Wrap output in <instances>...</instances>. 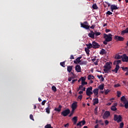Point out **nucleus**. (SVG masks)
Masks as SVG:
<instances>
[{"instance_id":"obj_1","label":"nucleus","mask_w":128,"mask_h":128,"mask_svg":"<svg viewBox=\"0 0 128 128\" xmlns=\"http://www.w3.org/2000/svg\"><path fill=\"white\" fill-rule=\"evenodd\" d=\"M104 38L105 40L103 42L104 44L106 46L108 44V42H112V34H104Z\"/></svg>"},{"instance_id":"obj_2","label":"nucleus","mask_w":128,"mask_h":128,"mask_svg":"<svg viewBox=\"0 0 128 128\" xmlns=\"http://www.w3.org/2000/svg\"><path fill=\"white\" fill-rule=\"evenodd\" d=\"M111 68L112 66H110V62H107L105 66H104V72L105 74H108V72H110Z\"/></svg>"},{"instance_id":"obj_3","label":"nucleus","mask_w":128,"mask_h":128,"mask_svg":"<svg viewBox=\"0 0 128 128\" xmlns=\"http://www.w3.org/2000/svg\"><path fill=\"white\" fill-rule=\"evenodd\" d=\"M81 28H85V30H90V26H88V22L86 21L84 22L83 23H80Z\"/></svg>"},{"instance_id":"obj_4","label":"nucleus","mask_w":128,"mask_h":128,"mask_svg":"<svg viewBox=\"0 0 128 128\" xmlns=\"http://www.w3.org/2000/svg\"><path fill=\"white\" fill-rule=\"evenodd\" d=\"M92 91V87H89L87 88L86 90V94L88 96H92V94H93L94 92Z\"/></svg>"},{"instance_id":"obj_5","label":"nucleus","mask_w":128,"mask_h":128,"mask_svg":"<svg viewBox=\"0 0 128 128\" xmlns=\"http://www.w3.org/2000/svg\"><path fill=\"white\" fill-rule=\"evenodd\" d=\"M122 116L120 115H118V114H115L114 116V120L115 122H122Z\"/></svg>"},{"instance_id":"obj_6","label":"nucleus","mask_w":128,"mask_h":128,"mask_svg":"<svg viewBox=\"0 0 128 128\" xmlns=\"http://www.w3.org/2000/svg\"><path fill=\"white\" fill-rule=\"evenodd\" d=\"M70 112V109H66L62 112L61 114L63 116H68Z\"/></svg>"},{"instance_id":"obj_7","label":"nucleus","mask_w":128,"mask_h":128,"mask_svg":"<svg viewBox=\"0 0 128 128\" xmlns=\"http://www.w3.org/2000/svg\"><path fill=\"white\" fill-rule=\"evenodd\" d=\"M114 40H118L119 42H124V38L123 37H122L120 36H116L114 37Z\"/></svg>"},{"instance_id":"obj_8","label":"nucleus","mask_w":128,"mask_h":128,"mask_svg":"<svg viewBox=\"0 0 128 128\" xmlns=\"http://www.w3.org/2000/svg\"><path fill=\"white\" fill-rule=\"evenodd\" d=\"M93 48H99L100 46V45L98 44V43L96 42L95 41H94L92 42Z\"/></svg>"},{"instance_id":"obj_9","label":"nucleus","mask_w":128,"mask_h":128,"mask_svg":"<svg viewBox=\"0 0 128 128\" xmlns=\"http://www.w3.org/2000/svg\"><path fill=\"white\" fill-rule=\"evenodd\" d=\"M84 124H86V120H83L82 121L78 122L76 124V126H80V128H82V126H84Z\"/></svg>"},{"instance_id":"obj_10","label":"nucleus","mask_w":128,"mask_h":128,"mask_svg":"<svg viewBox=\"0 0 128 128\" xmlns=\"http://www.w3.org/2000/svg\"><path fill=\"white\" fill-rule=\"evenodd\" d=\"M110 116V113L108 111H106L104 113L103 118H104V120L108 118Z\"/></svg>"},{"instance_id":"obj_11","label":"nucleus","mask_w":128,"mask_h":128,"mask_svg":"<svg viewBox=\"0 0 128 128\" xmlns=\"http://www.w3.org/2000/svg\"><path fill=\"white\" fill-rule=\"evenodd\" d=\"M122 62H128V56H126V54H124L122 56Z\"/></svg>"},{"instance_id":"obj_12","label":"nucleus","mask_w":128,"mask_h":128,"mask_svg":"<svg viewBox=\"0 0 128 128\" xmlns=\"http://www.w3.org/2000/svg\"><path fill=\"white\" fill-rule=\"evenodd\" d=\"M75 70L77 72H82V68L80 66L77 64L75 67Z\"/></svg>"},{"instance_id":"obj_13","label":"nucleus","mask_w":128,"mask_h":128,"mask_svg":"<svg viewBox=\"0 0 128 128\" xmlns=\"http://www.w3.org/2000/svg\"><path fill=\"white\" fill-rule=\"evenodd\" d=\"M82 58V56H80V57L77 58L76 59V60L74 61V64H80L82 60H80V59Z\"/></svg>"},{"instance_id":"obj_14","label":"nucleus","mask_w":128,"mask_h":128,"mask_svg":"<svg viewBox=\"0 0 128 128\" xmlns=\"http://www.w3.org/2000/svg\"><path fill=\"white\" fill-rule=\"evenodd\" d=\"M88 36L91 38L94 39V31L91 30L90 32L88 34Z\"/></svg>"},{"instance_id":"obj_15","label":"nucleus","mask_w":128,"mask_h":128,"mask_svg":"<svg viewBox=\"0 0 128 128\" xmlns=\"http://www.w3.org/2000/svg\"><path fill=\"white\" fill-rule=\"evenodd\" d=\"M118 70H120V66L116 65V66L114 70H112V72H115L116 74H117Z\"/></svg>"},{"instance_id":"obj_16","label":"nucleus","mask_w":128,"mask_h":128,"mask_svg":"<svg viewBox=\"0 0 128 128\" xmlns=\"http://www.w3.org/2000/svg\"><path fill=\"white\" fill-rule=\"evenodd\" d=\"M93 104L96 106V104H98V98H95L93 99Z\"/></svg>"},{"instance_id":"obj_17","label":"nucleus","mask_w":128,"mask_h":128,"mask_svg":"<svg viewBox=\"0 0 128 128\" xmlns=\"http://www.w3.org/2000/svg\"><path fill=\"white\" fill-rule=\"evenodd\" d=\"M77 108L76 102H74L72 104V110H76V109Z\"/></svg>"},{"instance_id":"obj_18","label":"nucleus","mask_w":128,"mask_h":128,"mask_svg":"<svg viewBox=\"0 0 128 128\" xmlns=\"http://www.w3.org/2000/svg\"><path fill=\"white\" fill-rule=\"evenodd\" d=\"M72 66H68L67 67V70L68 72H71L72 70Z\"/></svg>"},{"instance_id":"obj_19","label":"nucleus","mask_w":128,"mask_h":128,"mask_svg":"<svg viewBox=\"0 0 128 128\" xmlns=\"http://www.w3.org/2000/svg\"><path fill=\"white\" fill-rule=\"evenodd\" d=\"M46 112H47V114L50 113V105H48V108H46Z\"/></svg>"},{"instance_id":"obj_20","label":"nucleus","mask_w":128,"mask_h":128,"mask_svg":"<svg viewBox=\"0 0 128 128\" xmlns=\"http://www.w3.org/2000/svg\"><path fill=\"white\" fill-rule=\"evenodd\" d=\"M121 34L122 36H124V34H128V28H127L125 30L122 31Z\"/></svg>"},{"instance_id":"obj_21","label":"nucleus","mask_w":128,"mask_h":128,"mask_svg":"<svg viewBox=\"0 0 128 128\" xmlns=\"http://www.w3.org/2000/svg\"><path fill=\"white\" fill-rule=\"evenodd\" d=\"M92 92L96 96H98V88L94 89Z\"/></svg>"},{"instance_id":"obj_22","label":"nucleus","mask_w":128,"mask_h":128,"mask_svg":"<svg viewBox=\"0 0 128 128\" xmlns=\"http://www.w3.org/2000/svg\"><path fill=\"white\" fill-rule=\"evenodd\" d=\"M62 106L61 105H60L58 106V108H54V110H56V112H60V110H62Z\"/></svg>"},{"instance_id":"obj_23","label":"nucleus","mask_w":128,"mask_h":128,"mask_svg":"<svg viewBox=\"0 0 128 128\" xmlns=\"http://www.w3.org/2000/svg\"><path fill=\"white\" fill-rule=\"evenodd\" d=\"M110 7L113 9V10H118L119 8L116 5H114V4H112L110 6Z\"/></svg>"},{"instance_id":"obj_24","label":"nucleus","mask_w":128,"mask_h":128,"mask_svg":"<svg viewBox=\"0 0 128 128\" xmlns=\"http://www.w3.org/2000/svg\"><path fill=\"white\" fill-rule=\"evenodd\" d=\"M87 48L90 50L92 48H93L92 44L89 43L88 44H86Z\"/></svg>"},{"instance_id":"obj_25","label":"nucleus","mask_w":128,"mask_h":128,"mask_svg":"<svg viewBox=\"0 0 128 128\" xmlns=\"http://www.w3.org/2000/svg\"><path fill=\"white\" fill-rule=\"evenodd\" d=\"M98 88H99V90H102L104 88V84H102L98 86Z\"/></svg>"},{"instance_id":"obj_26","label":"nucleus","mask_w":128,"mask_h":128,"mask_svg":"<svg viewBox=\"0 0 128 128\" xmlns=\"http://www.w3.org/2000/svg\"><path fill=\"white\" fill-rule=\"evenodd\" d=\"M106 54V52L104 49H102L100 52V54Z\"/></svg>"},{"instance_id":"obj_27","label":"nucleus","mask_w":128,"mask_h":128,"mask_svg":"<svg viewBox=\"0 0 128 128\" xmlns=\"http://www.w3.org/2000/svg\"><path fill=\"white\" fill-rule=\"evenodd\" d=\"M94 76L90 74L88 76V80H94Z\"/></svg>"},{"instance_id":"obj_28","label":"nucleus","mask_w":128,"mask_h":128,"mask_svg":"<svg viewBox=\"0 0 128 128\" xmlns=\"http://www.w3.org/2000/svg\"><path fill=\"white\" fill-rule=\"evenodd\" d=\"M92 8L94 10H98V7L96 4H93V5L92 6Z\"/></svg>"},{"instance_id":"obj_29","label":"nucleus","mask_w":128,"mask_h":128,"mask_svg":"<svg viewBox=\"0 0 128 128\" xmlns=\"http://www.w3.org/2000/svg\"><path fill=\"white\" fill-rule=\"evenodd\" d=\"M120 100L121 102H126V97L124 96H122V97H121Z\"/></svg>"},{"instance_id":"obj_30","label":"nucleus","mask_w":128,"mask_h":128,"mask_svg":"<svg viewBox=\"0 0 128 128\" xmlns=\"http://www.w3.org/2000/svg\"><path fill=\"white\" fill-rule=\"evenodd\" d=\"M94 34L96 36H100L101 34L100 32H98L96 31H94Z\"/></svg>"},{"instance_id":"obj_31","label":"nucleus","mask_w":128,"mask_h":128,"mask_svg":"<svg viewBox=\"0 0 128 128\" xmlns=\"http://www.w3.org/2000/svg\"><path fill=\"white\" fill-rule=\"evenodd\" d=\"M53 127L50 124H47L46 126H44V128H52Z\"/></svg>"},{"instance_id":"obj_32","label":"nucleus","mask_w":128,"mask_h":128,"mask_svg":"<svg viewBox=\"0 0 128 128\" xmlns=\"http://www.w3.org/2000/svg\"><path fill=\"white\" fill-rule=\"evenodd\" d=\"M122 56H120V55H118L117 56H116V60H120V58H122Z\"/></svg>"},{"instance_id":"obj_33","label":"nucleus","mask_w":128,"mask_h":128,"mask_svg":"<svg viewBox=\"0 0 128 128\" xmlns=\"http://www.w3.org/2000/svg\"><path fill=\"white\" fill-rule=\"evenodd\" d=\"M85 52L87 54H90V48H85Z\"/></svg>"},{"instance_id":"obj_34","label":"nucleus","mask_w":128,"mask_h":128,"mask_svg":"<svg viewBox=\"0 0 128 128\" xmlns=\"http://www.w3.org/2000/svg\"><path fill=\"white\" fill-rule=\"evenodd\" d=\"M111 110H114V112H116V106H112Z\"/></svg>"},{"instance_id":"obj_35","label":"nucleus","mask_w":128,"mask_h":128,"mask_svg":"<svg viewBox=\"0 0 128 128\" xmlns=\"http://www.w3.org/2000/svg\"><path fill=\"white\" fill-rule=\"evenodd\" d=\"M72 122H78V116H74L72 118Z\"/></svg>"},{"instance_id":"obj_36","label":"nucleus","mask_w":128,"mask_h":128,"mask_svg":"<svg viewBox=\"0 0 128 128\" xmlns=\"http://www.w3.org/2000/svg\"><path fill=\"white\" fill-rule=\"evenodd\" d=\"M60 64L61 66H62L63 68H66V66H65L66 64H65L64 62H61L60 63Z\"/></svg>"},{"instance_id":"obj_37","label":"nucleus","mask_w":128,"mask_h":128,"mask_svg":"<svg viewBox=\"0 0 128 128\" xmlns=\"http://www.w3.org/2000/svg\"><path fill=\"white\" fill-rule=\"evenodd\" d=\"M98 60H100V59H96V60L94 62V64L95 66H98Z\"/></svg>"},{"instance_id":"obj_38","label":"nucleus","mask_w":128,"mask_h":128,"mask_svg":"<svg viewBox=\"0 0 128 128\" xmlns=\"http://www.w3.org/2000/svg\"><path fill=\"white\" fill-rule=\"evenodd\" d=\"M52 88L53 92H56V88L55 86H52Z\"/></svg>"},{"instance_id":"obj_39","label":"nucleus","mask_w":128,"mask_h":128,"mask_svg":"<svg viewBox=\"0 0 128 128\" xmlns=\"http://www.w3.org/2000/svg\"><path fill=\"white\" fill-rule=\"evenodd\" d=\"M122 94V92H120V91H118L117 92V96L118 97V98H120V95Z\"/></svg>"},{"instance_id":"obj_40","label":"nucleus","mask_w":128,"mask_h":128,"mask_svg":"<svg viewBox=\"0 0 128 128\" xmlns=\"http://www.w3.org/2000/svg\"><path fill=\"white\" fill-rule=\"evenodd\" d=\"M124 126V122H121L120 124V128H123Z\"/></svg>"},{"instance_id":"obj_41","label":"nucleus","mask_w":128,"mask_h":128,"mask_svg":"<svg viewBox=\"0 0 128 128\" xmlns=\"http://www.w3.org/2000/svg\"><path fill=\"white\" fill-rule=\"evenodd\" d=\"M106 14H108V16H111V14H112V13L110 12V11H108L106 12Z\"/></svg>"},{"instance_id":"obj_42","label":"nucleus","mask_w":128,"mask_h":128,"mask_svg":"<svg viewBox=\"0 0 128 128\" xmlns=\"http://www.w3.org/2000/svg\"><path fill=\"white\" fill-rule=\"evenodd\" d=\"M80 80H82V82H84L86 80V78L84 77H81Z\"/></svg>"},{"instance_id":"obj_43","label":"nucleus","mask_w":128,"mask_h":128,"mask_svg":"<svg viewBox=\"0 0 128 128\" xmlns=\"http://www.w3.org/2000/svg\"><path fill=\"white\" fill-rule=\"evenodd\" d=\"M94 114H98V107H96L94 109Z\"/></svg>"},{"instance_id":"obj_44","label":"nucleus","mask_w":128,"mask_h":128,"mask_svg":"<svg viewBox=\"0 0 128 128\" xmlns=\"http://www.w3.org/2000/svg\"><path fill=\"white\" fill-rule=\"evenodd\" d=\"M30 118L32 120H34V116H32V114H30Z\"/></svg>"},{"instance_id":"obj_45","label":"nucleus","mask_w":128,"mask_h":128,"mask_svg":"<svg viewBox=\"0 0 128 128\" xmlns=\"http://www.w3.org/2000/svg\"><path fill=\"white\" fill-rule=\"evenodd\" d=\"M46 100H44L42 102V106H44V104H46Z\"/></svg>"},{"instance_id":"obj_46","label":"nucleus","mask_w":128,"mask_h":128,"mask_svg":"<svg viewBox=\"0 0 128 128\" xmlns=\"http://www.w3.org/2000/svg\"><path fill=\"white\" fill-rule=\"evenodd\" d=\"M121 62L122 61L120 60H118L116 61V66H118V64H120Z\"/></svg>"},{"instance_id":"obj_47","label":"nucleus","mask_w":128,"mask_h":128,"mask_svg":"<svg viewBox=\"0 0 128 128\" xmlns=\"http://www.w3.org/2000/svg\"><path fill=\"white\" fill-rule=\"evenodd\" d=\"M82 84L84 86V84H88V82H86L85 81H83L82 82Z\"/></svg>"},{"instance_id":"obj_48","label":"nucleus","mask_w":128,"mask_h":128,"mask_svg":"<svg viewBox=\"0 0 128 128\" xmlns=\"http://www.w3.org/2000/svg\"><path fill=\"white\" fill-rule=\"evenodd\" d=\"M100 124H101V126H104V124L102 122V120H100L99 121Z\"/></svg>"},{"instance_id":"obj_49","label":"nucleus","mask_w":128,"mask_h":128,"mask_svg":"<svg viewBox=\"0 0 128 128\" xmlns=\"http://www.w3.org/2000/svg\"><path fill=\"white\" fill-rule=\"evenodd\" d=\"M108 92H110V90H105L104 94H108Z\"/></svg>"},{"instance_id":"obj_50","label":"nucleus","mask_w":128,"mask_h":128,"mask_svg":"<svg viewBox=\"0 0 128 128\" xmlns=\"http://www.w3.org/2000/svg\"><path fill=\"white\" fill-rule=\"evenodd\" d=\"M83 88H84V85H82V84L81 85H80L79 86V90H82V89Z\"/></svg>"},{"instance_id":"obj_51","label":"nucleus","mask_w":128,"mask_h":128,"mask_svg":"<svg viewBox=\"0 0 128 128\" xmlns=\"http://www.w3.org/2000/svg\"><path fill=\"white\" fill-rule=\"evenodd\" d=\"M122 70H128V67L122 68Z\"/></svg>"},{"instance_id":"obj_52","label":"nucleus","mask_w":128,"mask_h":128,"mask_svg":"<svg viewBox=\"0 0 128 128\" xmlns=\"http://www.w3.org/2000/svg\"><path fill=\"white\" fill-rule=\"evenodd\" d=\"M114 88H118V86H120V84H116L114 86Z\"/></svg>"},{"instance_id":"obj_53","label":"nucleus","mask_w":128,"mask_h":128,"mask_svg":"<svg viewBox=\"0 0 128 128\" xmlns=\"http://www.w3.org/2000/svg\"><path fill=\"white\" fill-rule=\"evenodd\" d=\"M102 75H98L97 76V78H99V80H100V78H102Z\"/></svg>"},{"instance_id":"obj_54","label":"nucleus","mask_w":128,"mask_h":128,"mask_svg":"<svg viewBox=\"0 0 128 128\" xmlns=\"http://www.w3.org/2000/svg\"><path fill=\"white\" fill-rule=\"evenodd\" d=\"M96 28V25H92L90 27V28H92V30H94Z\"/></svg>"},{"instance_id":"obj_55","label":"nucleus","mask_w":128,"mask_h":128,"mask_svg":"<svg viewBox=\"0 0 128 128\" xmlns=\"http://www.w3.org/2000/svg\"><path fill=\"white\" fill-rule=\"evenodd\" d=\"M100 82H104V77H102V78H100Z\"/></svg>"},{"instance_id":"obj_56","label":"nucleus","mask_w":128,"mask_h":128,"mask_svg":"<svg viewBox=\"0 0 128 128\" xmlns=\"http://www.w3.org/2000/svg\"><path fill=\"white\" fill-rule=\"evenodd\" d=\"M78 98H79L80 100H82V95H80L78 96Z\"/></svg>"},{"instance_id":"obj_57","label":"nucleus","mask_w":128,"mask_h":128,"mask_svg":"<svg viewBox=\"0 0 128 128\" xmlns=\"http://www.w3.org/2000/svg\"><path fill=\"white\" fill-rule=\"evenodd\" d=\"M109 124L108 120H105V124H106V125L107 126V124Z\"/></svg>"},{"instance_id":"obj_58","label":"nucleus","mask_w":128,"mask_h":128,"mask_svg":"<svg viewBox=\"0 0 128 128\" xmlns=\"http://www.w3.org/2000/svg\"><path fill=\"white\" fill-rule=\"evenodd\" d=\"M74 55H71L70 57V60H74Z\"/></svg>"},{"instance_id":"obj_59","label":"nucleus","mask_w":128,"mask_h":128,"mask_svg":"<svg viewBox=\"0 0 128 128\" xmlns=\"http://www.w3.org/2000/svg\"><path fill=\"white\" fill-rule=\"evenodd\" d=\"M92 60L93 62H94L95 60H96V58L95 57L94 58L92 59Z\"/></svg>"},{"instance_id":"obj_60","label":"nucleus","mask_w":128,"mask_h":128,"mask_svg":"<svg viewBox=\"0 0 128 128\" xmlns=\"http://www.w3.org/2000/svg\"><path fill=\"white\" fill-rule=\"evenodd\" d=\"M70 114H71L72 115H73L74 114V110L72 109V110Z\"/></svg>"},{"instance_id":"obj_61","label":"nucleus","mask_w":128,"mask_h":128,"mask_svg":"<svg viewBox=\"0 0 128 128\" xmlns=\"http://www.w3.org/2000/svg\"><path fill=\"white\" fill-rule=\"evenodd\" d=\"M84 94V91L83 90H82V91H80V92H78L79 94Z\"/></svg>"},{"instance_id":"obj_62","label":"nucleus","mask_w":128,"mask_h":128,"mask_svg":"<svg viewBox=\"0 0 128 128\" xmlns=\"http://www.w3.org/2000/svg\"><path fill=\"white\" fill-rule=\"evenodd\" d=\"M76 80H72V84H74V82H76Z\"/></svg>"},{"instance_id":"obj_63","label":"nucleus","mask_w":128,"mask_h":128,"mask_svg":"<svg viewBox=\"0 0 128 128\" xmlns=\"http://www.w3.org/2000/svg\"><path fill=\"white\" fill-rule=\"evenodd\" d=\"M106 32H110V30L109 29H106Z\"/></svg>"},{"instance_id":"obj_64","label":"nucleus","mask_w":128,"mask_h":128,"mask_svg":"<svg viewBox=\"0 0 128 128\" xmlns=\"http://www.w3.org/2000/svg\"><path fill=\"white\" fill-rule=\"evenodd\" d=\"M79 64H84V62H80Z\"/></svg>"}]
</instances>
